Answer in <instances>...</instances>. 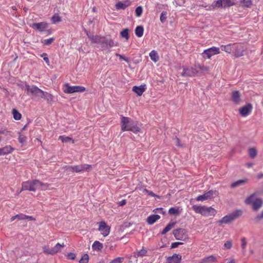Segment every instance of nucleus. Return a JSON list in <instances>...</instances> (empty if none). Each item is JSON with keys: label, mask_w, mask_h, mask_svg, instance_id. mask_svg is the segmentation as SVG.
<instances>
[{"label": "nucleus", "mask_w": 263, "mask_h": 263, "mask_svg": "<svg viewBox=\"0 0 263 263\" xmlns=\"http://www.w3.org/2000/svg\"><path fill=\"white\" fill-rule=\"evenodd\" d=\"M173 234L177 240L185 241L188 239L187 231L184 229H178L174 230Z\"/></svg>", "instance_id": "obj_12"}, {"label": "nucleus", "mask_w": 263, "mask_h": 263, "mask_svg": "<svg viewBox=\"0 0 263 263\" xmlns=\"http://www.w3.org/2000/svg\"><path fill=\"white\" fill-rule=\"evenodd\" d=\"M135 12H136V16L137 17H140L142 13V8L141 6L137 7L136 9V11H135Z\"/></svg>", "instance_id": "obj_50"}, {"label": "nucleus", "mask_w": 263, "mask_h": 263, "mask_svg": "<svg viewBox=\"0 0 263 263\" xmlns=\"http://www.w3.org/2000/svg\"><path fill=\"white\" fill-rule=\"evenodd\" d=\"M67 258L69 259L74 260L76 258V255L73 253H69L68 255H67Z\"/></svg>", "instance_id": "obj_58"}, {"label": "nucleus", "mask_w": 263, "mask_h": 263, "mask_svg": "<svg viewBox=\"0 0 263 263\" xmlns=\"http://www.w3.org/2000/svg\"><path fill=\"white\" fill-rule=\"evenodd\" d=\"M98 231L104 237H106L109 234L110 227L104 221H101L99 223Z\"/></svg>", "instance_id": "obj_14"}, {"label": "nucleus", "mask_w": 263, "mask_h": 263, "mask_svg": "<svg viewBox=\"0 0 263 263\" xmlns=\"http://www.w3.org/2000/svg\"><path fill=\"white\" fill-rule=\"evenodd\" d=\"M103 45L109 48H112L114 47L118 46V43L117 42H115V41L111 39H107L105 38L104 40L103 41Z\"/></svg>", "instance_id": "obj_25"}, {"label": "nucleus", "mask_w": 263, "mask_h": 263, "mask_svg": "<svg viewBox=\"0 0 263 263\" xmlns=\"http://www.w3.org/2000/svg\"><path fill=\"white\" fill-rule=\"evenodd\" d=\"M10 132L7 130H0V135H8Z\"/></svg>", "instance_id": "obj_61"}, {"label": "nucleus", "mask_w": 263, "mask_h": 263, "mask_svg": "<svg viewBox=\"0 0 263 263\" xmlns=\"http://www.w3.org/2000/svg\"><path fill=\"white\" fill-rule=\"evenodd\" d=\"M51 21H52L53 24L58 23L61 21V17L58 14H55L51 18Z\"/></svg>", "instance_id": "obj_42"}, {"label": "nucleus", "mask_w": 263, "mask_h": 263, "mask_svg": "<svg viewBox=\"0 0 263 263\" xmlns=\"http://www.w3.org/2000/svg\"><path fill=\"white\" fill-rule=\"evenodd\" d=\"M181 244H182V242H179L172 243L171 248H176L178 247V245H181Z\"/></svg>", "instance_id": "obj_60"}, {"label": "nucleus", "mask_w": 263, "mask_h": 263, "mask_svg": "<svg viewBox=\"0 0 263 263\" xmlns=\"http://www.w3.org/2000/svg\"><path fill=\"white\" fill-rule=\"evenodd\" d=\"M64 246L63 243L62 244L58 243L51 249H49L47 246H44L43 247V252L46 254L54 255L60 252L64 248Z\"/></svg>", "instance_id": "obj_9"}, {"label": "nucleus", "mask_w": 263, "mask_h": 263, "mask_svg": "<svg viewBox=\"0 0 263 263\" xmlns=\"http://www.w3.org/2000/svg\"><path fill=\"white\" fill-rule=\"evenodd\" d=\"M26 137L22 134H20L18 137V141L22 144H24L26 141Z\"/></svg>", "instance_id": "obj_49"}, {"label": "nucleus", "mask_w": 263, "mask_h": 263, "mask_svg": "<svg viewBox=\"0 0 263 263\" xmlns=\"http://www.w3.org/2000/svg\"><path fill=\"white\" fill-rule=\"evenodd\" d=\"M121 130L122 132L131 131L135 134L140 132V128L137 126L132 119L127 117H121Z\"/></svg>", "instance_id": "obj_1"}, {"label": "nucleus", "mask_w": 263, "mask_h": 263, "mask_svg": "<svg viewBox=\"0 0 263 263\" xmlns=\"http://www.w3.org/2000/svg\"><path fill=\"white\" fill-rule=\"evenodd\" d=\"M149 57L151 60L153 61V62L156 63L159 60V56L156 51L153 50L149 53Z\"/></svg>", "instance_id": "obj_29"}, {"label": "nucleus", "mask_w": 263, "mask_h": 263, "mask_svg": "<svg viewBox=\"0 0 263 263\" xmlns=\"http://www.w3.org/2000/svg\"><path fill=\"white\" fill-rule=\"evenodd\" d=\"M115 55L119 57L120 60L125 61L126 63L128 62V60L127 58H125L123 55L119 54V53H115Z\"/></svg>", "instance_id": "obj_55"}, {"label": "nucleus", "mask_w": 263, "mask_h": 263, "mask_svg": "<svg viewBox=\"0 0 263 263\" xmlns=\"http://www.w3.org/2000/svg\"><path fill=\"white\" fill-rule=\"evenodd\" d=\"M245 202L247 204H252V209L254 211H258L263 204L262 200L259 198H256L255 193L247 197Z\"/></svg>", "instance_id": "obj_4"}, {"label": "nucleus", "mask_w": 263, "mask_h": 263, "mask_svg": "<svg viewBox=\"0 0 263 263\" xmlns=\"http://www.w3.org/2000/svg\"><path fill=\"white\" fill-rule=\"evenodd\" d=\"M144 33V28L142 26H138L135 29V34L136 36L139 37L142 36Z\"/></svg>", "instance_id": "obj_31"}, {"label": "nucleus", "mask_w": 263, "mask_h": 263, "mask_svg": "<svg viewBox=\"0 0 263 263\" xmlns=\"http://www.w3.org/2000/svg\"><path fill=\"white\" fill-rule=\"evenodd\" d=\"M65 168L72 172L80 173L82 171V166L80 164L77 165L66 166Z\"/></svg>", "instance_id": "obj_26"}, {"label": "nucleus", "mask_w": 263, "mask_h": 263, "mask_svg": "<svg viewBox=\"0 0 263 263\" xmlns=\"http://www.w3.org/2000/svg\"><path fill=\"white\" fill-rule=\"evenodd\" d=\"M160 21L161 23H163L166 21V12L165 11H163L161 12L160 14Z\"/></svg>", "instance_id": "obj_52"}, {"label": "nucleus", "mask_w": 263, "mask_h": 263, "mask_svg": "<svg viewBox=\"0 0 263 263\" xmlns=\"http://www.w3.org/2000/svg\"><path fill=\"white\" fill-rule=\"evenodd\" d=\"M82 166V172H90L91 170V165L90 164H80Z\"/></svg>", "instance_id": "obj_46"}, {"label": "nucleus", "mask_w": 263, "mask_h": 263, "mask_svg": "<svg viewBox=\"0 0 263 263\" xmlns=\"http://www.w3.org/2000/svg\"><path fill=\"white\" fill-rule=\"evenodd\" d=\"M192 209L195 213L200 214L203 216L209 217L210 216H215L217 211L211 206L207 207L205 206L193 205Z\"/></svg>", "instance_id": "obj_2"}, {"label": "nucleus", "mask_w": 263, "mask_h": 263, "mask_svg": "<svg viewBox=\"0 0 263 263\" xmlns=\"http://www.w3.org/2000/svg\"><path fill=\"white\" fill-rule=\"evenodd\" d=\"M146 253L147 250L144 248H142V249L137 252L136 253H135V254H136V256H144L146 255Z\"/></svg>", "instance_id": "obj_45"}, {"label": "nucleus", "mask_w": 263, "mask_h": 263, "mask_svg": "<svg viewBox=\"0 0 263 263\" xmlns=\"http://www.w3.org/2000/svg\"><path fill=\"white\" fill-rule=\"evenodd\" d=\"M262 178H263V174L262 173H260L257 176V178L258 180H259Z\"/></svg>", "instance_id": "obj_64"}, {"label": "nucleus", "mask_w": 263, "mask_h": 263, "mask_svg": "<svg viewBox=\"0 0 263 263\" xmlns=\"http://www.w3.org/2000/svg\"><path fill=\"white\" fill-rule=\"evenodd\" d=\"M232 245L233 244L232 243L231 240H227L224 244V248L226 249H230Z\"/></svg>", "instance_id": "obj_54"}, {"label": "nucleus", "mask_w": 263, "mask_h": 263, "mask_svg": "<svg viewBox=\"0 0 263 263\" xmlns=\"http://www.w3.org/2000/svg\"><path fill=\"white\" fill-rule=\"evenodd\" d=\"M39 180H29L22 182L21 192L23 191H35L37 189Z\"/></svg>", "instance_id": "obj_6"}, {"label": "nucleus", "mask_w": 263, "mask_h": 263, "mask_svg": "<svg viewBox=\"0 0 263 263\" xmlns=\"http://www.w3.org/2000/svg\"><path fill=\"white\" fill-rule=\"evenodd\" d=\"M212 8L214 9L216 8H222L223 7L222 5V1L221 0H217L216 1H214V3L212 4Z\"/></svg>", "instance_id": "obj_38"}, {"label": "nucleus", "mask_w": 263, "mask_h": 263, "mask_svg": "<svg viewBox=\"0 0 263 263\" xmlns=\"http://www.w3.org/2000/svg\"><path fill=\"white\" fill-rule=\"evenodd\" d=\"M252 109L253 106L252 104H247L246 105L239 108V115H240L242 117H246L252 112Z\"/></svg>", "instance_id": "obj_15"}, {"label": "nucleus", "mask_w": 263, "mask_h": 263, "mask_svg": "<svg viewBox=\"0 0 263 263\" xmlns=\"http://www.w3.org/2000/svg\"><path fill=\"white\" fill-rule=\"evenodd\" d=\"M124 261L123 257H117L110 261L109 263H122Z\"/></svg>", "instance_id": "obj_51"}, {"label": "nucleus", "mask_w": 263, "mask_h": 263, "mask_svg": "<svg viewBox=\"0 0 263 263\" xmlns=\"http://www.w3.org/2000/svg\"><path fill=\"white\" fill-rule=\"evenodd\" d=\"M175 222L169 223L167 224V226H166L165 227V228H164V229L162 231V232H161V234L164 235V234H165L167 233H168V231H170V230H171L172 228H174V227L175 226Z\"/></svg>", "instance_id": "obj_32"}, {"label": "nucleus", "mask_w": 263, "mask_h": 263, "mask_svg": "<svg viewBox=\"0 0 263 263\" xmlns=\"http://www.w3.org/2000/svg\"><path fill=\"white\" fill-rule=\"evenodd\" d=\"M249 157L252 159H254L256 156V150L255 148L252 147L249 149Z\"/></svg>", "instance_id": "obj_44"}, {"label": "nucleus", "mask_w": 263, "mask_h": 263, "mask_svg": "<svg viewBox=\"0 0 263 263\" xmlns=\"http://www.w3.org/2000/svg\"><path fill=\"white\" fill-rule=\"evenodd\" d=\"M218 192L216 191H209L202 195H199L196 198L197 201H203L206 200H211L218 196Z\"/></svg>", "instance_id": "obj_10"}, {"label": "nucleus", "mask_w": 263, "mask_h": 263, "mask_svg": "<svg viewBox=\"0 0 263 263\" xmlns=\"http://www.w3.org/2000/svg\"><path fill=\"white\" fill-rule=\"evenodd\" d=\"M182 256L177 254H174L167 259V263H180Z\"/></svg>", "instance_id": "obj_20"}, {"label": "nucleus", "mask_w": 263, "mask_h": 263, "mask_svg": "<svg viewBox=\"0 0 263 263\" xmlns=\"http://www.w3.org/2000/svg\"><path fill=\"white\" fill-rule=\"evenodd\" d=\"M246 50V47L242 43L233 44V49L232 54L236 58L244 55L245 52Z\"/></svg>", "instance_id": "obj_7"}, {"label": "nucleus", "mask_w": 263, "mask_h": 263, "mask_svg": "<svg viewBox=\"0 0 263 263\" xmlns=\"http://www.w3.org/2000/svg\"><path fill=\"white\" fill-rule=\"evenodd\" d=\"M16 217H18V219L24 220V219H29V220H34V218L33 217L31 216H28L26 215H24L23 214H20L18 215H15L13 216L10 218V221H13L15 219Z\"/></svg>", "instance_id": "obj_21"}, {"label": "nucleus", "mask_w": 263, "mask_h": 263, "mask_svg": "<svg viewBox=\"0 0 263 263\" xmlns=\"http://www.w3.org/2000/svg\"><path fill=\"white\" fill-rule=\"evenodd\" d=\"M143 191V192L148 194V195H149V196L154 197H156L159 198L158 196H157V195L153 193V192L152 191L147 190L146 189H144L143 191Z\"/></svg>", "instance_id": "obj_53"}, {"label": "nucleus", "mask_w": 263, "mask_h": 263, "mask_svg": "<svg viewBox=\"0 0 263 263\" xmlns=\"http://www.w3.org/2000/svg\"><path fill=\"white\" fill-rule=\"evenodd\" d=\"M231 101L234 104L238 105L241 102V95L238 90H234L231 92Z\"/></svg>", "instance_id": "obj_16"}, {"label": "nucleus", "mask_w": 263, "mask_h": 263, "mask_svg": "<svg viewBox=\"0 0 263 263\" xmlns=\"http://www.w3.org/2000/svg\"><path fill=\"white\" fill-rule=\"evenodd\" d=\"M14 149H15L9 145H5L0 148V156H4L11 154Z\"/></svg>", "instance_id": "obj_18"}, {"label": "nucleus", "mask_w": 263, "mask_h": 263, "mask_svg": "<svg viewBox=\"0 0 263 263\" xmlns=\"http://www.w3.org/2000/svg\"><path fill=\"white\" fill-rule=\"evenodd\" d=\"M222 1L223 7H229L234 5L233 0H221Z\"/></svg>", "instance_id": "obj_40"}, {"label": "nucleus", "mask_w": 263, "mask_h": 263, "mask_svg": "<svg viewBox=\"0 0 263 263\" xmlns=\"http://www.w3.org/2000/svg\"><path fill=\"white\" fill-rule=\"evenodd\" d=\"M129 30L128 29L126 28L125 29H123L122 32H120V35L123 38L125 39L126 41H128L129 39Z\"/></svg>", "instance_id": "obj_39"}, {"label": "nucleus", "mask_w": 263, "mask_h": 263, "mask_svg": "<svg viewBox=\"0 0 263 263\" xmlns=\"http://www.w3.org/2000/svg\"><path fill=\"white\" fill-rule=\"evenodd\" d=\"M221 49L223 51L226 52L228 54H232L233 50V44H228V45H222Z\"/></svg>", "instance_id": "obj_27"}, {"label": "nucleus", "mask_w": 263, "mask_h": 263, "mask_svg": "<svg viewBox=\"0 0 263 263\" xmlns=\"http://www.w3.org/2000/svg\"><path fill=\"white\" fill-rule=\"evenodd\" d=\"M220 48L218 47H212L209 49L204 50L202 55L203 58L210 59L213 56L220 54Z\"/></svg>", "instance_id": "obj_11"}, {"label": "nucleus", "mask_w": 263, "mask_h": 263, "mask_svg": "<svg viewBox=\"0 0 263 263\" xmlns=\"http://www.w3.org/2000/svg\"><path fill=\"white\" fill-rule=\"evenodd\" d=\"M44 58V60L45 62L46 63H47V64L49 65V64L50 63V61H49L48 58V57H44V58Z\"/></svg>", "instance_id": "obj_63"}, {"label": "nucleus", "mask_w": 263, "mask_h": 263, "mask_svg": "<svg viewBox=\"0 0 263 263\" xmlns=\"http://www.w3.org/2000/svg\"><path fill=\"white\" fill-rule=\"evenodd\" d=\"M174 140H175V142H176V145L178 147H181L182 146V145L181 144V142H180L179 139H178V138L176 137V139H175Z\"/></svg>", "instance_id": "obj_59"}, {"label": "nucleus", "mask_w": 263, "mask_h": 263, "mask_svg": "<svg viewBox=\"0 0 263 263\" xmlns=\"http://www.w3.org/2000/svg\"><path fill=\"white\" fill-rule=\"evenodd\" d=\"M241 4L243 8H249L252 4L251 0H241Z\"/></svg>", "instance_id": "obj_41"}, {"label": "nucleus", "mask_w": 263, "mask_h": 263, "mask_svg": "<svg viewBox=\"0 0 263 263\" xmlns=\"http://www.w3.org/2000/svg\"><path fill=\"white\" fill-rule=\"evenodd\" d=\"M48 24L46 22L34 23L30 25L32 28L37 30L40 32L44 31L48 28Z\"/></svg>", "instance_id": "obj_17"}, {"label": "nucleus", "mask_w": 263, "mask_h": 263, "mask_svg": "<svg viewBox=\"0 0 263 263\" xmlns=\"http://www.w3.org/2000/svg\"><path fill=\"white\" fill-rule=\"evenodd\" d=\"M54 41H55V38L50 37L44 40V41L42 42V43L43 44H44V45H50Z\"/></svg>", "instance_id": "obj_47"}, {"label": "nucleus", "mask_w": 263, "mask_h": 263, "mask_svg": "<svg viewBox=\"0 0 263 263\" xmlns=\"http://www.w3.org/2000/svg\"><path fill=\"white\" fill-rule=\"evenodd\" d=\"M126 200L123 199L121 201L119 202V205L120 206H122L124 205H125L126 204Z\"/></svg>", "instance_id": "obj_62"}, {"label": "nucleus", "mask_w": 263, "mask_h": 263, "mask_svg": "<svg viewBox=\"0 0 263 263\" xmlns=\"http://www.w3.org/2000/svg\"><path fill=\"white\" fill-rule=\"evenodd\" d=\"M198 73V70L196 69L195 66L190 67V68H183V71L181 76L184 77H193L196 76Z\"/></svg>", "instance_id": "obj_13"}, {"label": "nucleus", "mask_w": 263, "mask_h": 263, "mask_svg": "<svg viewBox=\"0 0 263 263\" xmlns=\"http://www.w3.org/2000/svg\"><path fill=\"white\" fill-rule=\"evenodd\" d=\"M49 184L44 183L39 181V183H37V189L42 191H45L48 189Z\"/></svg>", "instance_id": "obj_35"}, {"label": "nucleus", "mask_w": 263, "mask_h": 263, "mask_svg": "<svg viewBox=\"0 0 263 263\" xmlns=\"http://www.w3.org/2000/svg\"><path fill=\"white\" fill-rule=\"evenodd\" d=\"M247 245V239L245 237H242L241 238V247L242 249V252L245 253L246 252V247Z\"/></svg>", "instance_id": "obj_36"}, {"label": "nucleus", "mask_w": 263, "mask_h": 263, "mask_svg": "<svg viewBox=\"0 0 263 263\" xmlns=\"http://www.w3.org/2000/svg\"><path fill=\"white\" fill-rule=\"evenodd\" d=\"M262 219H263V211H262V212L260 213V214L257 215V216H256V217H255L254 220L256 221H259Z\"/></svg>", "instance_id": "obj_56"}, {"label": "nucleus", "mask_w": 263, "mask_h": 263, "mask_svg": "<svg viewBox=\"0 0 263 263\" xmlns=\"http://www.w3.org/2000/svg\"><path fill=\"white\" fill-rule=\"evenodd\" d=\"M242 212L240 210L235 211L230 214L224 216L221 219L219 220L218 222L220 224H228L232 222L237 218L238 217L241 216Z\"/></svg>", "instance_id": "obj_5"}, {"label": "nucleus", "mask_w": 263, "mask_h": 263, "mask_svg": "<svg viewBox=\"0 0 263 263\" xmlns=\"http://www.w3.org/2000/svg\"><path fill=\"white\" fill-rule=\"evenodd\" d=\"M12 113L13 115V118L15 120H19L21 119V114L17 111V109L13 108L12 109Z\"/></svg>", "instance_id": "obj_34"}, {"label": "nucleus", "mask_w": 263, "mask_h": 263, "mask_svg": "<svg viewBox=\"0 0 263 263\" xmlns=\"http://www.w3.org/2000/svg\"><path fill=\"white\" fill-rule=\"evenodd\" d=\"M88 255L87 254H84L82 256V258H80L79 260V263H88Z\"/></svg>", "instance_id": "obj_48"}, {"label": "nucleus", "mask_w": 263, "mask_h": 263, "mask_svg": "<svg viewBox=\"0 0 263 263\" xmlns=\"http://www.w3.org/2000/svg\"><path fill=\"white\" fill-rule=\"evenodd\" d=\"M91 248H92L93 250L100 251L103 248V245L99 241L96 240L91 246Z\"/></svg>", "instance_id": "obj_28"}, {"label": "nucleus", "mask_w": 263, "mask_h": 263, "mask_svg": "<svg viewBox=\"0 0 263 263\" xmlns=\"http://www.w3.org/2000/svg\"><path fill=\"white\" fill-rule=\"evenodd\" d=\"M130 2L129 1H126L125 2H118L117 4H116L115 7L117 10H124L130 6Z\"/></svg>", "instance_id": "obj_23"}, {"label": "nucleus", "mask_w": 263, "mask_h": 263, "mask_svg": "<svg viewBox=\"0 0 263 263\" xmlns=\"http://www.w3.org/2000/svg\"><path fill=\"white\" fill-rule=\"evenodd\" d=\"M64 92L66 93H72L75 92H83L85 91V87L80 86H71L68 83L64 84Z\"/></svg>", "instance_id": "obj_8"}, {"label": "nucleus", "mask_w": 263, "mask_h": 263, "mask_svg": "<svg viewBox=\"0 0 263 263\" xmlns=\"http://www.w3.org/2000/svg\"><path fill=\"white\" fill-rule=\"evenodd\" d=\"M87 36L92 43H98L101 45H103V41L105 39L104 37L98 35H90L88 34Z\"/></svg>", "instance_id": "obj_19"}, {"label": "nucleus", "mask_w": 263, "mask_h": 263, "mask_svg": "<svg viewBox=\"0 0 263 263\" xmlns=\"http://www.w3.org/2000/svg\"><path fill=\"white\" fill-rule=\"evenodd\" d=\"M216 260V258L214 256H210L209 257H208L207 258H205V261H207V262H214Z\"/></svg>", "instance_id": "obj_57"}, {"label": "nucleus", "mask_w": 263, "mask_h": 263, "mask_svg": "<svg viewBox=\"0 0 263 263\" xmlns=\"http://www.w3.org/2000/svg\"><path fill=\"white\" fill-rule=\"evenodd\" d=\"M25 88L27 95L45 98V95H48L47 92H45L34 85L29 86L28 84H26L25 85Z\"/></svg>", "instance_id": "obj_3"}, {"label": "nucleus", "mask_w": 263, "mask_h": 263, "mask_svg": "<svg viewBox=\"0 0 263 263\" xmlns=\"http://www.w3.org/2000/svg\"><path fill=\"white\" fill-rule=\"evenodd\" d=\"M146 88L145 87V85H141L140 86H135L133 88V91L138 96H141L143 93L145 91Z\"/></svg>", "instance_id": "obj_22"}, {"label": "nucleus", "mask_w": 263, "mask_h": 263, "mask_svg": "<svg viewBox=\"0 0 263 263\" xmlns=\"http://www.w3.org/2000/svg\"><path fill=\"white\" fill-rule=\"evenodd\" d=\"M168 213L171 215H178L179 214V210L178 208L172 207L169 209Z\"/></svg>", "instance_id": "obj_43"}, {"label": "nucleus", "mask_w": 263, "mask_h": 263, "mask_svg": "<svg viewBox=\"0 0 263 263\" xmlns=\"http://www.w3.org/2000/svg\"><path fill=\"white\" fill-rule=\"evenodd\" d=\"M59 139L61 140V141L63 143L71 141L72 143H74V140L69 136H61L59 137Z\"/></svg>", "instance_id": "obj_33"}, {"label": "nucleus", "mask_w": 263, "mask_h": 263, "mask_svg": "<svg viewBox=\"0 0 263 263\" xmlns=\"http://www.w3.org/2000/svg\"><path fill=\"white\" fill-rule=\"evenodd\" d=\"M160 219L159 215H151L147 218V222L148 224H154L157 220Z\"/></svg>", "instance_id": "obj_24"}, {"label": "nucleus", "mask_w": 263, "mask_h": 263, "mask_svg": "<svg viewBox=\"0 0 263 263\" xmlns=\"http://www.w3.org/2000/svg\"><path fill=\"white\" fill-rule=\"evenodd\" d=\"M195 66L198 70H199L202 71H209V67L204 66V65L195 64Z\"/></svg>", "instance_id": "obj_37"}, {"label": "nucleus", "mask_w": 263, "mask_h": 263, "mask_svg": "<svg viewBox=\"0 0 263 263\" xmlns=\"http://www.w3.org/2000/svg\"><path fill=\"white\" fill-rule=\"evenodd\" d=\"M248 182V180L247 179L238 180L237 181L234 182L231 184V188H234L236 186H238L242 184H246Z\"/></svg>", "instance_id": "obj_30"}]
</instances>
